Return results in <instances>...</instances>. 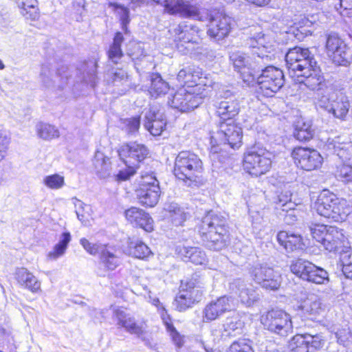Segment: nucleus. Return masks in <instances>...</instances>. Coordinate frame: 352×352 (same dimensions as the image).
Wrapping results in <instances>:
<instances>
[{"label":"nucleus","instance_id":"nucleus-40","mask_svg":"<svg viewBox=\"0 0 352 352\" xmlns=\"http://www.w3.org/2000/svg\"><path fill=\"white\" fill-rule=\"evenodd\" d=\"M71 241V234L68 232H63L60 236L59 242L56 244L53 250L47 254V258L51 260H56L63 256Z\"/></svg>","mask_w":352,"mask_h":352},{"label":"nucleus","instance_id":"nucleus-27","mask_svg":"<svg viewBox=\"0 0 352 352\" xmlns=\"http://www.w3.org/2000/svg\"><path fill=\"white\" fill-rule=\"evenodd\" d=\"M125 217L133 226L140 227L146 232H150L153 230L152 218L144 210L131 207L125 211Z\"/></svg>","mask_w":352,"mask_h":352},{"label":"nucleus","instance_id":"nucleus-24","mask_svg":"<svg viewBox=\"0 0 352 352\" xmlns=\"http://www.w3.org/2000/svg\"><path fill=\"white\" fill-rule=\"evenodd\" d=\"M165 11L172 15H179L184 18L198 19L199 8L188 0H165Z\"/></svg>","mask_w":352,"mask_h":352},{"label":"nucleus","instance_id":"nucleus-38","mask_svg":"<svg viewBox=\"0 0 352 352\" xmlns=\"http://www.w3.org/2000/svg\"><path fill=\"white\" fill-rule=\"evenodd\" d=\"M124 37L120 32H117L113 38V43L110 45L107 51L109 60L114 64H118L124 54L121 49V44Z\"/></svg>","mask_w":352,"mask_h":352},{"label":"nucleus","instance_id":"nucleus-58","mask_svg":"<svg viewBox=\"0 0 352 352\" xmlns=\"http://www.w3.org/2000/svg\"><path fill=\"white\" fill-rule=\"evenodd\" d=\"M126 54L133 60L138 59L143 55V50L139 43L135 42H130L128 45Z\"/></svg>","mask_w":352,"mask_h":352},{"label":"nucleus","instance_id":"nucleus-44","mask_svg":"<svg viewBox=\"0 0 352 352\" xmlns=\"http://www.w3.org/2000/svg\"><path fill=\"white\" fill-rule=\"evenodd\" d=\"M151 84L149 92L153 97H158L164 95L169 89L168 84L165 82L158 74H153L151 76Z\"/></svg>","mask_w":352,"mask_h":352},{"label":"nucleus","instance_id":"nucleus-8","mask_svg":"<svg viewBox=\"0 0 352 352\" xmlns=\"http://www.w3.org/2000/svg\"><path fill=\"white\" fill-rule=\"evenodd\" d=\"M264 60V65H265ZM261 74H256V80L261 93L267 96H272L284 85V75L281 69L274 66H263L260 69Z\"/></svg>","mask_w":352,"mask_h":352},{"label":"nucleus","instance_id":"nucleus-50","mask_svg":"<svg viewBox=\"0 0 352 352\" xmlns=\"http://www.w3.org/2000/svg\"><path fill=\"white\" fill-rule=\"evenodd\" d=\"M228 352H254V350L250 340L242 339L234 342Z\"/></svg>","mask_w":352,"mask_h":352},{"label":"nucleus","instance_id":"nucleus-12","mask_svg":"<svg viewBox=\"0 0 352 352\" xmlns=\"http://www.w3.org/2000/svg\"><path fill=\"white\" fill-rule=\"evenodd\" d=\"M135 194L139 203L142 205L148 207L155 206L161 194L160 183L156 177L153 173L142 175Z\"/></svg>","mask_w":352,"mask_h":352},{"label":"nucleus","instance_id":"nucleus-29","mask_svg":"<svg viewBox=\"0 0 352 352\" xmlns=\"http://www.w3.org/2000/svg\"><path fill=\"white\" fill-rule=\"evenodd\" d=\"M304 314L311 320H314L324 311V305L321 299L314 294L309 296L299 306Z\"/></svg>","mask_w":352,"mask_h":352},{"label":"nucleus","instance_id":"nucleus-9","mask_svg":"<svg viewBox=\"0 0 352 352\" xmlns=\"http://www.w3.org/2000/svg\"><path fill=\"white\" fill-rule=\"evenodd\" d=\"M252 279L262 288L276 291L279 289L282 277L278 271L275 270L267 263H258L249 270Z\"/></svg>","mask_w":352,"mask_h":352},{"label":"nucleus","instance_id":"nucleus-62","mask_svg":"<svg viewBox=\"0 0 352 352\" xmlns=\"http://www.w3.org/2000/svg\"><path fill=\"white\" fill-rule=\"evenodd\" d=\"M314 131L296 130L294 131V137L301 142H306L311 140L314 136Z\"/></svg>","mask_w":352,"mask_h":352},{"label":"nucleus","instance_id":"nucleus-37","mask_svg":"<svg viewBox=\"0 0 352 352\" xmlns=\"http://www.w3.org/2000/svg\"><path fill=\"white\" fill-rule=\"evenodd\" d=\"M96 174L100 178H106L110 174L111 162L110 159L106 157L103 153L97 151L93 160Z\"/></svg>","mask_w":352,"mask_h":352},{"label":"nucleus","instance_id":"nucleus-21","mask_svg":"<svg viewBox=\"0 0 352 352\" xmlns=\"http://www.w3.org/2000/svg\"><path fill=\"white\" fill-rule=\"evenodd\" d=\"M233 25L234 21L231 17L217 13L210 19L207 34L215 41H221L229 34Z\"/></svg>","mask_w":352,"mask_h":352},{"label":"nucleus","instance_id":"nucleus-57","mask_svg":"<svg viewBox=\"0 0 352 352\" xmlns=\"http://www.w3.org/2000/svg\"><path fill=\"white\" fill-rule=\"evenodd\" d=\"M125 131L128 134H134L139 130L140 125V117H133L123 120Z\"/></svg>","mask_w":352,"mask_h":352},{"label":"nucleus","instance_id":"nucleus-3","mask_svg":"<svg viewBox=\"0 0 352 352\" xmlns=\"http://www.w3.org/2000/svg\"><path fill=\"white\" fill-rule=\"evenodd\" d=\"M250 57L241 52H234L230 54V60L235 72L240 74L243 82L248 85H253L256 80V74L264 66V60H268L267 54H260L256 50Z\"/></svg>","mask_w":352,"mask_h":352},{"label":"nucleus","instance_id":"nucleus-46","mask_svg":"<svg viewBox=\"0 0 352 352\" xmlns=\"http://www.w3.org/2000/svg\"><path fill=\"white\" fill-rule=\"evenodd\" d=\"M73 200L75 206V212L78 220L83 224L86 225L89 221V218L90 217V206L85 204L82 201L76 198H74Z\"/></svg>","mask_w":352,"mask_h":352},{"label":"nucleus","instance_id":"nucleus-16","mask_svg":"<svg viewBox=\"0 0 352 352\" xmlns=\"http://www.w3.org/2000/svg\"><path fill=\"white\" fill-rule=\"evenodd\" d=\"M234 309L235 302L233 297L227 295L220 296L205 306L202 311V321L212 322Z\"/></svg>","mask_w":352,"mask_h":352},{"label":"nucleus","instance_id":"nucleus-36","mask_svg":"<svg viewBox=\"0 0 352 352\" xmlns=\"http://www.w3.org/2000/svg\"><path fill=\"white\" fill-rule=\"evenodd\" d=\"M273 39L268 35L262 32L258 33L253 39H251V47L254 49V51L258 52L262 48V51L259 52L261 54H267L270 53L273 49ZM270 58H268V60Z\"/></svg>","mask_w":352,"mask_h":352},{"label":"nucleus","instance_id":"nucleus-41","mask_svg":"<svg viewBox=\"0 0 352 352\" xmlns=\"http://www.w3.org/2000/svg\"><path fill=\"white\" fill-rule=\"evenodd\" d=\"M109 247L106 246L100 255L101 264L108 270H114L120 264V260Z\"/></svg>","mask_w":352,"mask_h":352},{"label":"nucleus","instance_id":"nucleus-52","mask_svg":"<svg viewBox=\"0 0 352 352\" xmlns=\"http://www.w3.org/2000/svg\"><path fill=\"white\" fill-rule=\"evenodd\" d=\"M292 194L290 191L286 190L281 192L278 197L277 207L282 208L283 210H289L294 208V204L292 203Z\"/></svg>","mask_w":352,"mask_h":352},{"label":"nucleus","instance_id":"nucleus-20","mask_svg":"<svg viewBox=\"0 0 352 352\" xmlns=\"http://www.w3.org/2000/svg\"><path fill=\"white\" fill-rule=\"evenodd\" d=\"M305 70L298 73L295 76L297 82L304 84L308 89L312 91H318V96L319 97L322 94L326 89H331L327 86L323 76L321 74L320 67L317 63L316 67H311L309 68L308 72H305Z\"/></svg>","mask_w":352,"mask_h":352},{"label":"nucleus","instance_id":"nucleus-28","mask_svg":"<svg viewBox=\"0 0 352 352\" xmlns=\"http://www.w3.org/2000/svg\"><path fill=\"white\" fill-rule=\"evenodd\" d=\"M113 314L118 320V325L123 327L126 331L138 336L144 333V328L142 324H138L133 317L124 311L117 309L114 310Z\"/></svg>","mask_w":352,"mask_h":352},{"label":"nucleus","instance_id":"nucleus-48","mask_svg":"<svg viewBox=\"0 0 352 352\" xmlns=\"http://www.w3.org/2000/svg\"><path fill=\"white\" fill-rule=\"evenodd\" d=\"M336 176L346 184H352V164L343 162L338 166Z\"/></svg>","mask_w":352,"mask_h":352},{"label":"nucleus","instance_id":"nucleus-64","mask_svg":"<svg viewBox=\"0 0 352 352\" xmlns=\"http://www.w3.org/2000/svg\"><path fill=\"white\" fill-rule=\"evenodd\" d=\"M128 78L126 73L122 69L117 70L113 76V82L116 85L120 81H126Z\"/></svg>","mask_w":352,"mask_h":352},{"label":"nucleus","instance_id":"nucleus-55","mask_svg":"<svg viewBox=\"0 0 352 352\" xmlns=\"http://www.w3.org/2000/svg\"><path fill=\"white\" fill-rule=\"evenodd\" d=\"M80 243L83 248L90 254L96 255L97 254H102V250L105 248L107 245L91 243L87 239L82 238L80 239Z\"/></svg>","mask_w":352,"mask_h":352},{"label":"nucleus","instance_id":"nucleus-17","mask_svg":"<svg viewBox=\"0 0 352 352\" xmlns=\"http://www.w3.org/2000/svg\"><path fill=\"white\" fill-rule=\"evenodd\" d=\"M325 47L329 55H333V60L339 65H345L352 60L350 48L338 34L327 35Z\"/></svg>","mask_w":352,"mask_h":352},{"label":"nucleus","instance_id":"nucleus-47","mask_svg":"<svg viewBox=\"0 0 352 352\" xmlns=\"http://www.w3.org/2000/svg\"><path fill=\"white\" fill-rule=\"evenodd\" d=\"M21 5V14L26 19L35 20L38 17V12L34 10L36 6V0H18Z\"/></svg>","mask_w":352,"mask_h":352},{"label":"nucleus","instance_id":"nucleus-5","mask_svg":"<svg viewBox=\"0 0 352 352\" xmlns=\"http://www.w3.org/2000/svg\"><path fill=\"white\" fill-rule=\"evenodd\" d=\"M272 157V153L265 148L254 146L244 154L243 169L252 176L259 177L271 168Z\"/></svg>","mask_w":352,"mask_h":352},{"label":"nucleus","instance_id":"nucleus-51","mask_svg":"<svg viewBox=\"0 0 352 352\" xmlns=\"http://www.w3.org/2000/svg\"><path fill=\"white\" fill-rule=\"evenodd\" d=\"M351 249L341 253L340 261L342 265V272L347 278L352 279V263L349 261L351 257Z\"/></svg>","mask_w":352,"mask_h":352},{"label":"nucleus","instance_id":"nucleus-30","mask_svg":"<svg viewBox=\"0 0 352 352\" xmlns=\"http://www.w3.org/2000/svg\"><path fill=\"white\" fill-rule=\"evenodd\" d=\"M327 147L329 151L336 155L344 162L352 157V145L349 142H341L340 136L329 138Z\"/></svg>","mask_w":352,"mask_h":352},{"label":"nucleus","instance_id":"nucleus-60","mask_svg":"<svg viewBox=\"0 0 352 352\" xmlns=\"http://www.w3.org/2000/svg\"><path fill=\"white\" fill-rule=\"evenodd\" d=\"M188 67L181 69L177 74V79L179 82L184 84H189V86H192L195 84L192 82V77L190 72H188Z\"/></svg>","mask_w":352,"mask_h":352},{"label":"nucleus","instance_id":"nucleus-10","mask_svg":"<svg viewBox=\"0 0 352 352\" xmlns=\"http://www.w3.org/2000/svg\"><path fill=\"white\" fill-rule=\"evenodd\" d=\"M285 61L292 78H295L296 74L304 70L305 72H308L309 68L316 67L317 63L308 48L300 47L290 49L285 55Z\"/></svg>","mask_w":352,"mask_h":352},{"label":"nucleus","instance_id":"nucleus-33","mask_svg":"<svg viewBox=\"0 0 352 352\" xmlns=\"http://www.w3.org/2000/svg\"><path fill=\"white\" fill-rule=\"evenodd\" d=\"M179 253L185 261H190L195 265H203L207 260L205 252L197 247H182Z\"/></svg>","mask_w":352,"mask_h":352},{"label":"nucleus","instance_id":"nucleus-35","mask_svg":"<svg viewBox=\"0 0 352 352\" xmlns=\"http://www.w3.org/2000/svg\"><path fill=\"white\" fill-rule=\"evenodd\" d=\"M168 218L171 223L176 226H182L184 222L189 217V213L186 210L176 203L170 204L166 208Z\"/></svg>","mask_w":352,"mask_h":352},{"label":"nucleus","instance_id":"nucleus-23","mask_svg":"<svg viewBox=\"0 0 352 352\" xmlns=\"http://www.w3.org/2000/svg\"><path fill=\"white\" fill-rule=\"evenodd\" d=\"M168 104L182 112L192 110L202 103V98L185 88H180L168 100Z\"/></svg>","mask_w":352,"mask_h":352},{"label":"nucleus","instance_id":"nucleus-59","mask_svg":"<svg viewBox=\"0 0 352 352\" xmlns=\"http://www.w3.org/2000/svg\"><path fill=\"white\" fill-rule=\"evenodd\" d=\"M188 72H190L192 77V82L195 85L201 83V79L203 76L202 70L199 67L195 65L188 66Z\"/></svg>","mask_w":352,"mask_h":352},{"label":"nucleus","instance_id":"nucleus-19","mask_svg":"<svg viewBox=\"0 0 352 352\" xmlns=\"http://www.w3.org/2000/svg\"><path fill=\"white\" fill-rule=\"evenodd\" d=\"M292 155L298 166L307 171L320 168L323 162V158L318 151L307 148H295Z\"/></svg>","mask_w":352,"mask_h":352},{"label":"nucleus","instance_id":"nucleus-6","mask_svg":"<svg viewBox=\"0 0 352 352\" xmlns=\"http://www.w3.org/2000/svg\"><path fill=\"white\" fill-rule=\"evenodd\" d=\"M316 105L333 118L344 120L350 108L348 97L335 94L331 89H326L319 97H316Z\"/></svg>","mask_w":352,"mask_h":352},{"label":"nucleus","instance_id":"nucleus-18","mask_svg":"<svg viewBox=\"0 0 352 352\" xmlns=\"http://www.w3.org/2000/svg\"><path fill=\"white\" fill-rule=\"evenodd\" d=\"M325 344L319 334H297L289 342V347L292 352H316L321 350Z\"/></svg>","mask_w":352,"mask_h":352},{"label":"nucleus","instance_id":"nucleus-25","mask_svg":"<svg viewBox=\"0 0 352 352\" xmlns=\"http://www.w3.org/2000/svg\"><path fill=\"white\" fill-rule=\"evenodd\" d=\"M148 151L147 148L140 144L133 142L126 144L119 151V155L121 157H126V164H131L134 166H138L140 162L143 161L148 155Z\"/></svg>","mask_w":352,"mask_h":352},{"label":"nucleus","instance_id":"nucleus-45","mask_svg":"<svg viewBox=\"0 0 352 352\" xmlns=\"http://www.w3.org/2000/svg\"><path fill=\"white\" fill-rule=\"evenodd\" d=\"M307 281L315 284H327L329 281L328 272L322 267L312 264L310 268Z\"/></svg>","mask_w":352,"mask_h":352},{"label":"nucleus","instance_id":"nucleus-56","mask_svg":"<svg viewBox=\"0 0 352 352\" xmlns=\"http://www.w3.org/2000/svg\"><path fill=\"white\" fill-rule=\"evenodd\" d=\"M162 320L166 325L167 331L169 332L170 336L172 338L173 341L178 347H181L183 345L182 336L177 332L173 324L170 322H168V319L165 318L163 316Z\"/></svg>","mask_w":352,"mask_h":352},{"label":"nucleus","instance_id":"nucleus-43","mask_svg":"<svg viewBox=\"0 0 352 352\" xmlns=\"http://www.w3.org/2000/svg\"><path fill=\"white\" fill-rule=\"evenodd\" d=\"M312 263L307 260L299 258L292 263L290 270L296 276L306 280L310 272V268L312 267Z\"/></svg>","mask_w":352,"mask_h":352},{"label":"nucleus","instance_id":"nucleus-53","mask_svg":"<svg viewBox=\"0 0 352 352\" xmlns=\"http://www.w3.org/2000/svg\"><path fill=\"white\" fill-rule=\"evenodd\" d=\"M240 323L233 321L231 319H228L223 324V331L222 336L225 338L233 337L240 331Z\"/></svg>","mask_w":352,"mask_h":352},{"label":"nucleus","instance_id":"nucleus-4","mask_svg":"<svg viewBox=\"0 0 352 352\" xmlns=\"http://www.w3.org/2000/svg\"><path fill=\"white\" fill-rule=\"evenodd\" d=\"M203 170L202 161L193 153L181 151L175 158L174 175L179 179L189 182L188 186L197 182Z\"/></svg>","mask_w":352,"mask_h":352},{"label":"nucleus","instance_id":"nucleus-2","mask_svg":"<svg viewBox=\"0 0 352 352\" xmlns=\"http://www.w3.org/2000/svg\"><path fill=\"white\" fill-rule=\"evenodd\" d=\"M314 208L320 216L336 222L344 221L351 212L346 200L326 189L318 196Z\"/></svg>","mask_w":352,"mask_h":352},{"label":"nucleus","instance_id":"nucleus-49","mask_svg":"<svg viewBox=\"0 0 352 352\" xmlns=\"http://www.w3.org/2000/svg\"><path fill=\"white\" fill-rule=\"evenodd\" d=\"M43 184L50 189L58 190L65 186V178L59 174L45 176L43 179Z\"/></svg>","mask_w":352,"mask_h":352},{"label":"nucleus","instance_id":"nucleus-61","mask_svg":"<svg viewBox=\"0 0 352 352\" xmlns=\"http://www.w3.org/2000/svg\"><path fill=\"white\" fill-rule=\"evenodd\" d=\"M138 166H129L127 168L123 170H120L117 175V179L119 181H124L129 179L132 175L135 173V169Z\"/></svg>","mask_w":352,"mask_h":352},{"label":"nucleus","instance_id":"nucleus-14","mask_svg":"<svg viewBox=\"0 0 352 352\" xmlns=\"http://www.w3.org/2000/svg\"><path fill=\"white\" fill-rule=\"evenodd\" d=\"M197 277L198 275L195 274L187 282L186 288L181 289L176 296L175 302L178 311H184L201 300L203 292L201 285L203 283L197 280Z\"/></svg>","mask_w":352,"mask_h":352},{"label":"nucleus","instance_id":"nucleus-39","mask_svg":"<svg viewBox=\"0 0 352 352\" xmlns=\"http://www.w3.org/2000/svg\"><path fill=\"white\" fill-rule=\"evenodd\" d=\"M129 254L133 256L144 259L152 253L150 248L141 241H130L128 244Z\"/></svg>","mask_w":352,"mask_h":352},{"label":"nucleus","instance_id":"nucleus-63","mask_svg":"<svg viewBox=\"0 0 352 352\" xmlns=\"http://www.w3.org/2000/svg\"><path fill=\"white\" fill-rule=\"evenodd\" d=\"M340 8L342 10L340 11L342 15H348L352 16V0H339Z\"/></svg>","mask_w":352,"mask_h":352},{"label":"nucleus","instance_id":"nucleus-15","mask_svg":"<svg viewBox=\"0 0 352 352\" xmlns=\"http://www.w3.org/2000/svg\"><path fill=\"white\" fill-rule=\"evenodd\" d=\"M173 34L177 50L184 54L192 51L200 40L196 26L179 24L173 30Z\"/></svg>","mask_w":352,"mask_h":352},{"label":"nucleus","instance_id":"nucleus-31","mask_svg":"<svg viewBox=\"0 0 352 352\" xmlns=\"http://www.w3.org/2000/svg\"><path fill=\"white\" fill-rule=\"evenodd\" d=\"M15 276L18 283L21 287L30 290L32 293H37L41 291V282L26 268L21 267L17 269Z\"/></svg>","mask_w":352,"mask_h":352},{"label":"nucleus","instance_id":"nucleus-32","mask_svg":"<svg viewBox=\"0 0 352 352\" xmlns=\"http://www.w3.org/2000/svg\"><path fill=\"white\" fill-rule=\"evenodd\" d=\"M277 241L287 252L302 248V239L300 235L280 231L277 234Z\"/></svg>","mask_w":352,"mask_h":352},{"label":"nucleus","instance_id":"nucleus-1","mask_svg":"<svg viewBox=\"0 0 352 352\" xmlns=\"http://www.w3.org/2000/svg\"><path fill=\"white\" fill-rule=\"evenodd\" d=\"M227 219L219 214L210 212L201 223L199 233L205 245L219 251L226 245L228 239Z\"/></svg>","mask_w":352,"mask_h":352},{"label":"nucleus","instance_id":"nucleus-26","mask_svg":"<svg viewBox=\"0 0 352 352\" xmlns=\"http://www.w3.org/2000/svg\"><path fill=\"white\" fill-rule=\"evenodd\" d=\"M166 125L164 115L157 108L152 107L145 114L144 128L154 136L162 134Z\"/></svg>","mask_w":352,"mask_h":352},{"label":"nucleus","instance_id":"nucleus-42","mask_svg":"<svg viewBox=\"0 0 352 352\" xmlns=\"http://www.w3.org/2000/svg\"><path fill=\"white\" fill-rule=\"evenodd\" d=\"M37 135L45 140H50L58 138L60 136L58 129L54 125L39 122L36 125Z\"/></svg>","mask_w":352,"mask_h":352},{"label":"nucleus","instance_id":"nucleus-11","mask_svg":"<svg viewBox=\"0 0 352 352\" xmlns=\"http://www.w3.org/2000/svg\"><path fill=\"white\" fill-rule=\"evenodd\" d=\"M309 230L313 238L330 252L336 251L344 239L341 231L333 226L315 224L309 228Z\"/></svg>","mask_w":352,"mask_h":352},{"label":"nucleus","instance_id":"nucleus-7","mask_svg":"<svg viewBox=\"0 0 352 352\" xmlns=\"http://www.w3.org/2000/svg\"><path fill=\"white\" fill-rule=\"evenodd\" d=\"M242 137V129L233 119L222 121L219 129L211 135L212 151L218 152L216 144H228L232 148H238L241 146Z\"/></svg>","mask_w":352,"mask_h":352},{"label":"nucleus","instance_id":"nucleus-34","mask_svg":"<svg viewBox=\"0 0 352 352\" xmlns=\"http://www.w3.org/2000/svg\"><path fill=\"white\" fill-rule=\"evenodd\" d=\"M239 111V102L233 100H224L219 102L217 107V113L223 120L232 119L236 116Z\"/></svg>","mask_w":352,"mask_h":352},{"label":"nucleus","instance_id":"nucleus-22","mask_svg":"<svg viewBox=\"0 0 352 352\" xmlns=\"http://www.w3.org/2000/svg\"><path fill=\"white\" fill-rule=\"evenodd\" d=\"M228 289L231 293L235 294L240 298L241 302L251 306L259 299V295L254 286L241 278H234L228 284Z\"/></svg>","mask_w":352,"mask_h":352},{"label":"nucleus","instance_id":"nucleus-13","mask_svg":"<svg viewBox=\"0 0 352 352\" xmlns=\"http://www.w3.org/2000/svg\"><path fill=\"white\" fill-rule=\"evenodd\" d=\"M261 321L265 328L280 336H287L293 332L290 316L282 310L267 312L261 316Z\"/></svg>","mask_w":352,"mask_h":352},{"label":"nucleus","instance_id":"nucleus-54","mask_svg":"<svg viewBox=\"0 0 352 352\" xmlns=\"http://www.w3.org/2000/svg\"><path fill=\"white\" fill-rule=\"evenodd\" d=\"M40 78L43 85L47 87L53 86L54 83L55 82L53 74L48 65H42L40 73ZM54 78H57V76H56Z\"/></svg>","mask_w":352,"mask_h":352}]
</instances>
